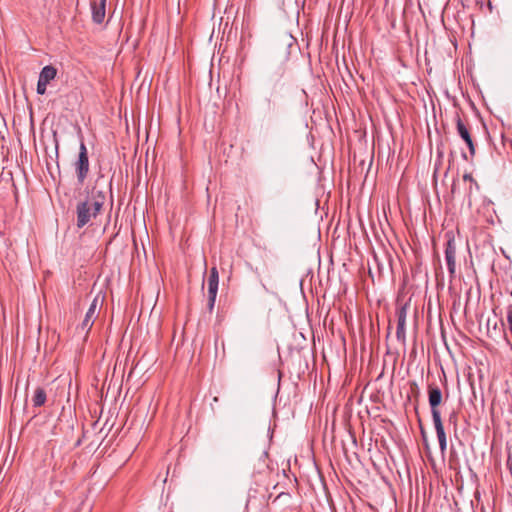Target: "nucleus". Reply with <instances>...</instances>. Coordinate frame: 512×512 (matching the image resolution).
<instances>
[{
    "label": "nucleus",
    "mask_w": 512,
    "mask_h": 512,
    "mask_svg": "<svg viewBox=\"0 0 512 512\" xmlns=\"http://www.w3.org/2000/svg\"><path fill=\"white\" fill-rule=\"evenodd\" d=\"M285 41L279 48V52L273 51L269 56V67L267 72V80L270 84L269 97L265 99L267 109L272 110L274 107L273 98L276 97L278 91L281 89V79L285 74V64L289 59V48L292 45L293 38L291 36L285 37Z\"/></svg>",
    "instance_id": "nucleus-1"
},
{
    "label": "nucleus",
    "mask_w": 512,
    "mask_h": 512,
    "mask_svg": "<svg viewBox=\"0 0 512 512\" xmlns=\"http://www.w3.org/2000/svg\"><path fill=\"white\" fill-rule=\"evenodd\" d=\"M105 199V193L96 186L88 191L86 199L79 201L76 205L77 228L91 224L92 220L101 213Z\"/></svg>",
    "instance_id": "nucleus-2"
},
{
    "label": "nucleus",
    "mask_w": 512,
    "mask_h": 512,
    "mask_svg": "<svg viewBox=\"0 0 512 512\" xmlns=\"http://www.w3.org/2000/svg\"><path fill=\"white\" fill-rule=\"evenodd\" d=\"M74 168L77 175V181L82 185L89 173L88 151L83 141L80 143L78 159L74 163Z\"/></svg>",
    "instance_id": "nucleus-3"
},
{
    "label": "nucleus",
    "mask_w": 512,
    "mask_h": 512,
    "mask_svg": "<svg viewBox=\"0 0 512 512\" xmlns=\"http://www.w3.org/2000/svg\"><path fill=\"white\" fill-rule=\"evenodd\" d=\"M219 285V273L216 267H212L208 277V309L213 310Z\"/></svg>",
    "instance_id": "nucleus-4"
},
{
    "label": "nucleus",
    "mask_w": 512,
    "mask_h": 512,
    "mask_svg": "<svg viewBox=\"0 0 512 512\" xmlns=\"http://www.w3.org/2000/svg\"><path fill=\"white\" fill-rule=\"evenodd\" d=\"M442 391L441 389L434 385L429 384L428 385V401L431 408V415H441L439 410V405L442 402Z\"/></svg>",
    "instance_id": "nucleus-5"
},
{
    "label": "nucleus",
    "mask_w": 512,
    "mask_h": 512,
    "mask_svg": "<svg viewBox=\"0 0 512 512\" xmlns=\"http://www.w3.org/2000/svg\"><path fill=\"white\" fill-rule=\"evenodd\" d=\"M407 304L399 307L396 311L397 315V329H396V337L398 341H401L403 344L406 340V318H407Z\"/></svg>",
    "instance_id": "nucleus-6"
},
{
    "label": "nucleus",
    "mask_w": 512,
    "mask_h": 512,
    "mask_svg": "<svg viewBox=\"0 0 512 512\" xmlns=\"http://www.w3.org/2000/svg\"><path fill=\"white\" fill-rule=\"evenodd\" d=\"M92 19L96 24H101L106 15V0L91 1Z\"/></svg>",
    "instance_id": "nucleus-7"
},
{
    "label": "nucleus",
    "mask_w": 512,
    "mask_h": 512,
    "mask_svg": "<svg viewBox=\"0 0 512 512\" xmlns=\"http://www.w3.org/2000/svg\"><path fill=\"white\" fill-rule=\"evenodd\" d=\"M456 127H457V132H458L459 136L467 144L469 152H470V155L474 156V154H475V146H474L473 140L471 138V135H470V132H469L468 128L463 123V121L461 120L460 117H457Z\"/></svg>",
    "instance_id": "nucleus-8"
},
{
    "label": "nucleus",
    "mask_w": 512,
    "mask_h": 512,
    "mask_svg": "<svg viewBox=\"0 0 512 512\" xmlns=\"http://www.w3.org/2000/svg\"><path fill=\"white\" fill-rule=\"evenodd\" d=\"M432 420L436 430L440 450L441 452H444L447 449V438L443 427L441 415H433Z\"/></svg>",
    "instance_id": "nucleus-9"
},
{
    "label": "nucleus",
    "mask_w": 512,
    "mask_h": 512,
    "mask_svg": "<svg viewBox=\"0 0 512 512\" xmlns=\"http://www.w3.org/2000/svg\"><path fill=\"white\" fill-rule=\"evenodd\" d=\"M456 247L453 240H448L445 248V260L450 275H453L456 270Z\"/></svg>",
    "instance_id": "nucleus-10"
},
{
    "label": "nucleus",
    "mask_w": 512,
    "mask_h": 512,
    "mask_svg": "<svg viewBox=\"0 0 512 512\" xmlns=\"http://www.w3.org/2000/svg\"><path fill=\"white\" fill-rule=\"evenodd\" d=\"M57 75V69L52 65L44 66L39 74L38 80L49 84Z\"/></svg>",
    "instance_id": "nucleus-11"
},
{
    "label": "nucleus",
    "mask_w": 512,
    "mask_h": 512,
    "mask_svg": "<svg viewBox=\"0 0 512 512\" xmlns=\"http://www.w3.org/2000/svg\"><path fill=\"white\" fill-rule=\"evenodd\" d=\"M47 399L46 391L42 387H37L32 397L34 407H41Z\"/></svg>",
    "instance_id": "nucleus-12"
},
{
    "label": "nucleus",
    "mask_w": 512,
    "mask_h": 512,
    "mask_svg": "<svg viewBox=\"0 0 512 512\" xmlns=\"http://www.w3.org/2000/svg\"><path fill=\"white\" fill-rule=\"evenodd\" d=\"M97 306H98V299L95 298L92 301V303L90 304V307H89L88 311L86 312L85 318H88V319H91L94 321V319L96 318Z\"/></svg>",
    "instance_id": "nucleus-13"
},
{
    "label": "nucleus",
    "mask_w": 512,
    "mask_h": 512,
    "mask_svg": "<svg viewBox=\"0 0 512 512\" xmlns=\"http://www.w3.org/2000/svg\"><path fill=\"white\" fill-rule=\"evenodd\" d=\"M463 181L474 184L475 185V190L476 191L479 190V185H478L477 181L474 180V178L472 177V175L470 173H465L463 175Z\"/></svg>",
    "instance_id": "nucleus-14"
},
{
    "label": "nucleus",
    "mask_w": 512,
    "mask_h": 512,
    "mask_svg": "<svg viewBox=\"0 0 512 512\" xmlns=\"http://www.w3.org/2000/svg\"><path fill=\"white\" fill-rule=\"evenodd\" d=\"M94 321L88 318H84V320L81 323L82 330L89 331L93 325Z\"/></svg>",
    "instance_id": "nucleus-15"
},
{
    "label": "nucleus",
    "mask_w": 512,
    "mask_h": 512,
    "mask_svg": "<svg viewBox=\"0 0 512 512\" xmlns=\"http://www.w3.org/2000/svg\"><path fill=\"white\" fill-rule=\"evenodd\" d=\"M47 84L43 83L42 81L38 80L37 82V93L40 95H43L46 93Z\"/></svg>",
    "instance_id": "nucleus-16"
},
{
    "label": "nucleus",
    "mask_w": 512,
    "mask_h": 512,
    "mask_svg": "<svg viewBox=\"0 0 512 512\" xmlns=\"http://www.w3.org/2000/svg\"><path fill=\"white\" fill-rule=\"evenodd\" d=\"M474 189H475V185L472 183H469L468 188H467V194H466L469 205H471V195H472Z\"/></svg>",
    "instance_id": "nucleus-17"
},
{
    "label": "nucleus",
    "mask_w": 512,
    "mask_h": 512,
    "mask_svg": "<svg viewBox=\"0 0 512 512\" xmlns=\"http://www.w3.org/2000/svg\"><path fill=\"white\" fill-rule=\"evenodd\" d=\"M451 192H452L453 195H455L457 193L455 183H453V185H452Z\"/></svg>",
    "instance_id": "nucleus-18"
},
{
    "label": "nucleus",
    "mask_w": 512,
    "mask_h": 512,
    "mask_svg": "<svg viewBox=\"0 0 512 512\" xmlns=\"http://www.w3.org/2000/svg\"><path fill=\"white\" fill-rule=\"evenodd\" d=\"M455 418H456V415H455V413H452V414L450 415V418H449V420H450V421H452V420H454Z\"/></svg>",
    "instance_id": "nucleus-19"
},
{
    "label": "nucleus",
    "mask_w": 512,
    "mask_h": 512,
    "mask_svg": "<svg viewBox=\"0 0 512 512\" xmlns=\"http://www.w3.org/2000/svg\"><path fill=\"white\" fill-rule=\"evenodd\" d=\"M462 157H463L464 159H467V156H466V154H465V153H463V154H462Z\"/></svg>",
    "instance_id": "nucleus-20"
}]
</instances>
